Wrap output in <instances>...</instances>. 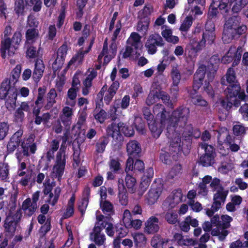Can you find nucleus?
I'll return each instance as SVG.
<instances>
[{"mask_svg":"<svg viewBox=\"0 0 248 248\" xmlns=\"http://www.w3.org/2000/svg\"><path fill=\"white\" fill-rule=\"evenodd\" d=\"M140 49H136L135 47L127 44L124 52L123 53V58H130L135 59L138 58L140 55Z\"/></svg>","mask_w":248,"mask_h":248,"instance_id":"nucleus-25","label":"nucleus"},{"mask_svg":"<svg viewBox=\"0 0 248 248\" xmlns=\"http://www.w3.org/2000/svg\"><path fill=\"white\" fill-rule=\"evenodd\" d=\"M119 198L120 203L122 205L125 206L128 203V196L126 189L124 184V181L122 179L118 180Z\"/></svg>","mask_w":248,"mask_h":248,"instance_id":"nucleus-22","label":"nucleus"},{"mask_svg":"<svg viewBox=\"0 0 248 248\" xmlns=\"http://www.w3.org/2000/svg\"><path fill=\"white\" fill-rule=\"evenodd\" d=\"M164 123L152 122L148 124L149 128L151 131L153 136L155 138H158L163 130V124Z\"/></svg>","mask_w":248,"mask_h":248,"instance_id":"nucleus-28","label":"nucleus"},{"mask_svg":"<svg viewBox=\"0 0 248 248\" xmlns=\"http://www.w3.org/2000/svg\"><path fill=\"white\" fill-rule=\"evenodd\" d=\"M65 163L64 153L59 152L57 154L55 164L53 167L52 177L58 178L59 181L63 174Z\"/></svg>","mask_w":248,"mask_h":248,"instance_id":"nucleus-8","label":"nucleus"},{"mask_svg":"<svg viewBox=\"0 0 248 248\" xmlns=\"http://www.w3.org/2000/svg\"><path fill=\"white\" fill-rule=\"evenodd\" d=\"M38 207L37 204L31 202L30 198L26 199L22 203L21 210L24 211L25 215L28 217L31 216L35 212Z\"/></svg>","mask_w":248,"mask_h":248,"instance_id":"nucleus-21","label":"nucleus"},{"mask_svg":"<svg viewBox=\"0 0 248 248\" xmlns=\"http://www.w3.org/2000/svg\"><path fill=\"white\" fill-rule=\"evenodd\" d=\"M165 45L162 37L158 33L149 36L145 43V47L149 54H154L157 51V47H162Z\"/></svg>","mask_w":248,"mask_h":248,"instance_id":"nucleus-7","label":"nucleus"},{"mask_svg":"<svg viewBox=\"0 0 248 248\" xmlns=\"http://www.w3.org/2000/svg\"><path fill=\"white\" fill-rule=\"evenodd\" d=\"M46 89L45 87H40L38 89V94L36 100L35 101V104L36 106L42 105L44 102V97L46 93Z\"/></svg>","mask_w":248,"mask_h":248,"instance_id":"nucleus-58","label":"nucleus"},{"mask_svg":"<svg viewBox=\"0 0 248 248\" xmlns=\"http://www.w3.org/2000/svg\"><path fill=\"white\" fill-rule=\"evenodd\" d=\"M9 167L6 164L3 163L0 165V178L1 180L7 181L9 179Z\"/></svg>","mask_w":248,"mask_h":248,"instance_id":"nucleus-47","label":"nucleus"},{"mask_svg":"<svg viewBox=\"0 0 248 248\" xmlns=\"http://www.w3.org/2000/svg\"><path fill=\"white\" fill-rule=\"evenodd\" d=\"M121 126L119 123H112L108 125L107 129V134L108 137H112L115 140H121L122 135L121 134Z\"/></svg>","mask_w":248,"mask_h":248,"instance_id":"nucleus-20","label":"nucleus"},{"mask_svg":"<svg viewBox=\"0 0 248 248\" xmlns=\"http://www.w3.org/2000/svg\"><path fill=\"white\" fill-rule=\"evenodd\" d=\"M168 242V239L163 238L160 235H155L151 240V245L154 248H161Z\"/></svg>","mask_w":248,"mask_h":248,"instance_id":"nucleus-40","label":"nucleus"},{"mask_svg":"<svg viewBox=\"0 0 248 248\" xmlns=\"http://www.w3.org/2000/svg\"><path fill=\"white\" fill-rule=\"evenodd\" d=\"M30 141L28 142L22 143L21 144L22 150L20 151L22 153V157L23 156H28L30 155L29 152L32 154L35 153L36 150V146L35 143H30Z\"/></svg>","mask_w":248,"mask_h":248,"instance_id":"nucleus-33","label":"nucleus"},{"mask_svg":"<svg viewBox=\"0 0 248 248\" xmlns=\"http://www.w3.org/2000/svg\"><path fill=\"white\" fill-rule=\"evenodd\" d=\"M178 216L176 212L172 211L167 212L165 215V220L170 224H175L178 221Z\"/></svg>","mask_w":248,"mask_h":248,"instance_id":"nucleus-50","label":"nucleus"},{"mask_svg":"<svg viewBox=\"0 0 248 248\" xmlns=\"http://www.w3.org/2000/svg\"><path fill=\"white\" fill-rule=\"evenodd\" d=\"M153 112L156 119L160 120L161 123H165L170 117L169 112L167 111L164 107L160 104H157L154 107Z\"/></svg>","mask_w":248,"mask_h":248,"instance_id":"nucleus-17","label":"nucleus"},{"mask_svg":"<svg viewBox=\"0 0 248 248\" xmlns=\"http://www.w3.org/2000/svg\"><path fill=\"white\" fill-rule=\"evenodd\" d=\"M17 91L16 88L9 90V94L6 98L5 105L8 108H14L16 106Z\"/></svg>","mask_w":248,"mask_h":248,"instance_id":"nucleus-26","label":"nucleus"},{"mask_svg":"<svg viewBox=\"0 0 248 248\" xmlns=\"http://www.w3.org/2000/svg\"><path fill=\"white\" fill-rule=\"evenodd\" d=\"M79 91V88L71 87L67 92V97L66 104L71 107H74L76 104L75 99L77 97V93Z\"/></svg>","mask_w":248,"mask_h":248,"instance_id":"nucleus-35","label":"nucleus"},{"mask_svg":"<svg viewBox=\"0 0 248 248\" xmlns=\"http://www.w3.org/2000/svg\"><path fill=\"white\" fill-rule=\"evenodd\" d=\"M169 138L170 139L169 148L170 154H173L175 153L178 154L182 151V143L181 139L179 135H175L176 133L174 131L169 133Z\"/></svg>","mask_w":248,"mask_h":248,"instance_id":"nucleus-10","label":"nucleus"},{"mask_svg":"<svg viewBox=\"0 0 248 248\" xmlns=\"http://www.w3.org/2000/svg\"><path fill=\"white\" fill-rule=\"evenodd\" d=\"M100 227L95 223L93 232L90 233V239L98 246L103 245L106 241L105 235Z\"/></svg>","mask_w":248,"mask_h":248,"instance_id":"nucleus-12","label":"nucleus"},{"mask_svg":"<svg viewBox=\"0 0 248 248\" xmlns=\"http://www.w3.org/2000/svg\"><path fill=\"white\" fill-rule=\"evenodd\" d=\"M108 143V139L106 137H101L95 144V152L98 154L103 153Z\"/></svg>","mask_w":248,"mask_h":248,"instance_id":"nucleus-42","label":"nucleus"},{"mask_svg":"<svg viewBox=\"0 0 248 248\" xmlns=\"http://www.w3.org/2000/svg\"><path fill=\"white\" fill-rule=\"evenodd\" d=\"M27 4L32 6L33 11L37 12L40 11L42 7L41 0H25Z\"/></svg>","mask_w":248,"mask_h":248,"instance_id":"nucleus-56","label":"nucleus"},{"mask_svg":"<svg viewBox=\"0 0 248 248\" xmlns=\"http://www.w3.org/2000/svg\"><path fill=\"white\" fill-rule=\"evenodd\" d=\"M214 158L213 156L203 155L200 158V163L203 166L208 167L214 163Z\"/></svg>","mask_w":248,"mask_h":248,"instance_id":"nucleus-51","label":"nucleus"},{"mask_svg":"<svg viewBox=\"0 0 248 248\" xmlns=\"http://www.w3.org/2000/svg\"><path fill=\"white\" fill-rule=\"evenodd\" d=\"M151 180L148 179L146 177H142L140 185V190L139 195L142 196L144 192L146 190L150 185Z\"/></svg>","mask_w":248,"mask_h":248,"instance_id":"nucleus-54","label":"nucleus"},{"mask_svg":"<svg viewBox=\"0 0 248 248\" xmlns=\"http://www.w3.org/2000/svg\"><path fill=\"white\" fill-rule=\"evenodd\" d=\"M89 52V50L82 51L80 50L77 54H76L72 59L69 61L68 63V66L71 65L77 62L78 64H80L82 63L84 55L87 54Z\"/></svg>","mask_w":248,"mask_h":248,"instance_id":"nucleus-44","label":"nucleus"},{"mask_svg":"<svg viewBox=\"0 0 248 248\" xmlns=\"http://www.w3.org/2000/svg\"><path fill=\"white\" fill-rule=\"evenodd\" d=\"M45 66L43 61L37 60L35 64V68L32 74V78L34 81L37 83L42 77Z\"/></svg>","mask_w":248,"mask_h":248,"instance_id":"nucleus-23","label":"nucleus"},{"mask_svg":"<svg viewBox=\"0 0 248 248\" xmlns=\"http://www.w3.org/2000/svg\"><path fill=\"white\" fill-rule=\"evenodd\" d=\"M225 202H221L220 200H214V202L212 205L211 209H207L206 211V214L207 216H212L214 212L217 211L221 208V205L223 204Z\"/></svg>","mask_w":248,"mask_h":248,"instance_id":"nucleus-49","label":"nucleus"},{"mask_svg":"<svg viewBox=\"0 0 248 248\" xmlns=\"http://www.w3.org/2000/svg\"><path fill=\"white\" fill-rule=\"evenodd\" d=\"M217 138L218 141L220 143H224L230 145L232 142V137L226 128L221 129L218 131Z\"/></svg>","mask_w":248,"mask_h":248,"instance_id":"nucleus-34","label":"nucleus"},{"mask_svg":"<svg viewBox=\"0 0 248 248\" xmlns=\"http://www.w3.org/2000/svg\"><path fill=\"white\" fill-rule=\"evenodd\" d=\"M182 173V167L180 164H176L170 170L168 178L173 179L175 177H179Z\"/></svg>","mask_w":248,"mask_h":248,"instance_id":"nucleus-46","label":"nucleus"},{"mask_svg":"<svg viewBox=\"0 0 248 248\" xmlns=\"http://www.w3.org/2000/svg\"><path fill=\"white\" fill-rule=\"evenodd\" d=\"M226 78L228 82L230 83H234L236 81V75L234 70L232 68H229L226 74Z\"/></svg>","mask_w":248,"mask_h":248,"instance_id":"nucleus-62","label":"nucleus"},{"mask_svg":"<svg viewBox=\"0 0 248 248\" xmlns=\"http://www.w3.org/2000/svg\"><path fill=\"white\" fill-rule=\"evenodd\" d=\"M150 20L148 18H144L139 21L137 24V30L146 34L148 31Z\"/></svg>","mask_w":248,"mask_h":248,"instance_id":"nucleus-43","label":"nucleus"},{"mask_svg":"<svg viewBox=\"0 0 248 248\" xmlns=\"http://www.w3.org/2000/svg\"><path fill=\"white\" fill-rule=\"evenodd\" d=\"M21 34L19 31L16 32L11 40L9 38H6L1 41V55L3 58H5L6 51H8V55L10 56L15 54L16 48L15 45H18L21 41Z\"/></svg>","mask_w":248,"mask_h":248,"instance_id":"nucleus-3","label":"nucleus"},{"mask_svg":"<svg viewBox=\"0 0 248 248\" xmlns=\"http://www.w3.org/2000/svg\"><path fill=\"white\" fill-rule=\"evenodd\" d=\"M237 34H238L237 31H233L224 28L222 36V41L224 44H229L232 42Z\"/></svg>","mask_w":248,"mask_h":248,"instance_id":"nucleus-38","label":"nucleus"},{"mask_svg":"<svg viewBox=\"0 0 248 248\" xmlns=\"http://www.w3.org/2000/svg\"><path fill=\"white\" fill-rule=\"evenodd\" d=\"M163 189V185L161 180L156 179L152 184L150 189L146 195L145 201L150 205L157 202Z\"/></svg>","mask_w":248,"mask_h":248,"instance_id":"nucleus-5","label":"nucleus"},{"mask_svg":"<svg viewBox=\"0 0 248 248\" xmlns=\"http://www.w3.org/2000/svg\"><path fill=\"white\" fill-rule=\"evenodd\" d=\"M107 219L108 217L104 215L97 216L96 217L97 222L96 223L100 227L102 231L105 229L107 234L112 237L114 236L115 233L113 225L111 223L107 221Z\"/></svg>","mask_w":248,"mask_h":248,"instance_id":"nucleus-14","label":"nucleus"},{"mask_svg":"<svg viewBox=\"0 0 248 248\" xmlns=\"http://www.w3.org/2000/svg\"><path fill=\"white\" fill-rule=\"evenodd\" d=\"M161 29L162 30L161 35L167 42L174 44H177L179 42V38L172 35V31L171 29L168 28L166 26H162Z\"/></svg>","mask_w":248,"mask_h":248,"instance_id":"nucleus-24","label":"nucleus"},{"mask_svg":"<svg viewBox=\"0 0 248 248\" xmlns=\"http://www.w3.org/2000/svg\"><path fill=\"white\" fill-rule=\"evenodd\" d=\"M126 191L134 193L136 190V180L129 174H127L125 178V185Z\"/></svg>","mask_w":248,"mask_h":248,"instance_id":"nucleus-31","label":"nucleus"},{"mask_svg":"<svg viewBox=\"0 0 248 248\" xmlns=\"http://www.w3.org/2000/svg\"><path fill=\"white\" fill-rule=\"evenodd\" d=\"M232 220V217L228 215L221 216L220 228H214L211 232L212 235L218 236V239L221 241L224 240L228 234V231L226 230V229L230 227V222Z\"/></svg>","mask_w":248,"mask_h":248,"instance_id":"nucleus-6","label":"nucleus"},{"mask_svg":"<svg viewBox=\"0 0 248 248\" xmlns=\"http://www.w3.org/2000/svg\"><path fill=\"white\" fill-rule=\"evenodd\" d=\"M94 118L96 121L100 123H103L107 118V112L103 109L99 110L97 108H95Z\"/></svg>","mask_w":248,"mask_h":248,"instance_id":"nucleus-52","label":"nucleus"},{"mask_svg":"<svg viewBox=\"0 0 248 248\" xmlns=\"http://www.w3.org/2000/svg\"><path fill=\"white\" fill-rule=\"evenodd\" d=\"M222 106L227 110H229L234 106L236 107H238L240 105V101H232L230 99H226L225 100H222L221 102Z\"/></svg>","mask_w":248,"mask_h":248,"instance_id":"nucleus-55","label":"nucleus"},{"mask_svg":"<svg viewBox=\"0 0 248 248\" xmlns=\"http://www.w3.org/2000/svg\"><path fill=\"white\" fill-rule=\"evenodd\" d=\"M229 0H212L211 6L218 7L219 10L227 12L228 11V6Z\"/></svg>","mask_w":248,"mask_h":248,"instance_id":"nucleus-41","label":"nucleus"},{"mask_svg":"<svg viewBox=\"0 0 248 248\" xmlns=\"http://www.w3.org/2000/svg\"><path fill=\"white\" fill-rule=\"evenodd\" d=\"M57 93L55 89H51L46 95V104L45 105L44 108L46 110L50 109L56 103V98Z\"/></svg>","mask_w":248,"mask_h":248,"instance_id":"nucleus-30","label":"nucleus"},{"mask_svg":"<svg viewBox=\"0 0 248 248\" xmlns=\"http://www.w3.org/2000/svg\"><path fill=\"white\" fill-rule=\"evenodd\" d=\"M119 125L121 126V130L124 134L128 137H130L134 135V130L131 125H127L122 122L119 123Z\"/></svg>","mask_w":248,"mask_h":248,"instance_id":"nucleus-48","label":"nucleus"},{"mask_svg":"<svg viewBox=\"0 0 248 248\" xmlns=\"http://www.w3.org/2000/svg\"><path fill=\"white\" fill-rule=\"evenodd\" d=\"M224 28L233 31H237L238 34H242L246 30V26H240L239 18L236 16H232L229 18L224 25Z\"/></svg>","mask_w":248,"mask_h":248,"instance_id":"nucleus-11","label":"nucleus"},{"mask_svg":"<svg viewBox=\"0 0 248 248\" xmlns=\"http://www.w3.org/2000/svg\"><path fill=\"white\" fill-rule=\"evenodd\" d=\"M126 151L129 156L136 158L139 156L141 149L139 142L136 140H133L127 143Z\"/></svg>","mask_w":248,"mask_h":248,"instance_id":"nucleus-19","label":"nucleus"},{"mask_svg":"<svg viewBox=\"0 0 248 248\" xmlns=\"http://www.w3.org/2000/svg\"><path fill=\"white\" fill-rule=\"evenodd\" d=\"M22 217V212L21 209H18L15 212L9 211L3 224L4 232L7 235L10 237L14 236Z\"/></svg>","mask_w":248,"mask_h":248,"instance_id":"nucleus-2","label":"nucleus"},{"mask_svg":"<svg viewBox=\"0 0 248 248\" xmlns=\"http://www.w3.org/2000/svg\"><path fill=\"white\" fill-rule=\"evenodd\" d=\"M192 16L186 17L180 27V30L182 31H187L192 25Z\"/></svg>","mask_w":248,"mask_h":248,"instance_id":"nucleus-57","label":"nucleus"},{"mask_svg":"<svg viewBox=\"0 0 248 248\" xmlns=\"http://www.w3.org/2000/svg\"><path fill=\"white\" fill-rule=\"evenodd\" d=\"M100 206L104 214L110 216L114 214V206L110 202L107 200L100 202Z\"/></svg>","mask_w":248,"mask_h":248,"instance_id":"nucleus-36","label":"nucleus"},{"mask_svg":"<svg viewBox=\"0 0 248 248\" xmlns=\"http://www.w3.org/2000/svg\"><path fill=\"white\" fill-rule=\"evenodd\" d=\"M159 219L155 216L149 217L145 223L144 232L148 234L154 233L158 231Z\"/></svg>","mask_w":248,"mask_h":248,"instance_id":"nucleus-15","label":"nucleus"},{"mask_svg":"<svg viewBox=\"0 0 248 248\" xmlns=\"http://www.w3.org/2000/svg\"><path fill=\"white\" fill-rule=\"evenodd\" d=\"M210 186L213 190L216 191V193L214 194L213 200H218L221 202H225L228 191L226 190L221 186L220 180L217 178L214 179L210 184Z\"/></svg>","mask_w":248,"mask_h":248,"instance_id":"nucleus-9","label":"nucleus"},{"mask_svg":"<svg viewBox=\"0 0 248 248\" xmlns=\"http://www.w3.org/2000/svg\"><path fill=\"white\" fill-rule=\"evenodd\" d=\"M200 147L201 149L204 150L205 154L204 155L209 156H215V152L214 147L210 145H208L204 142H202L200 144Z\"/></svg>","mask_w":248,"mask_h":248,"instance_id":"nucleus-53","label":"nucleus"},{"mask_svg":"<svg viewBox=\"0 0 248 248\" xmlns=\"http://www.w3.org/2000/svg\"><path fill=\"white\" fill-rule=\"evenodd\" d=\"M248 128H246L242 124L238 123L235 124L233 127V132L236 136H242L246 133V130L248 129Z\"/></svg>","mask_w":248,"mask_h":248,"instance_id":"nucleus-60","label":"nucleus"},{"mask_svg":"<svg viewBox=\"0 0 248 248\" xmlns=\"http://www.w3.org/2000/svg\"><path fill=\"white\" fill-rule=\"evenodd\" d=\"M157 97H158V99H161L163 103L168 107H172V104L170 101V96L166 93L164 92H157Z\"/></svg>","mask_w":248,"mask_h":248,"instance_id":"nucleus-59","label":"nucleus"},{"mask_svg":"<svg viewBox=\"0 0 248 248\" xmlns=\"http://www.w3.org/2000/svg\"><path fill=\"white\" fill-rule=\"evenodd\" d=\"M21 68V65L18 64L12 71L11 75L12 78H13L12 81L13 82V84H15L18 81L20 76Z\"/></svg>","mask_w":248,"mask_h":248,"instance_id":"nucleus-61","label":"nucleus"},{"mask_svg":"<svg viewBox=\"0 0 248 248\" xmlns=\"http://www.w3.org/2000/svg\"><path fill=\"white\" fill-rule=\"evenodd\" d=\"M133 239L135 245L136 247L140 246L141 245L145 246L146 244L147 238L142 233H137L133 235Z\"/></svg>","mask_w":248,"mask_h":248,"instance_id":"nucleus-45","label":"nucleus"},{"mask_svg":"<svg viewBox=\"0 0 248 248\" xmlns=\"http://www.w3.org/2000/svg\"><path fill=\"white\" fill-rule=\"evenodd\" d=\"M17 177H20L18 183L23 186L29 185L31 181L32 172L31 171H18Z\"/></svg>","mask_w":248,"mask_h":248,"instance_id":"nucleus-32","label":"nucleus"},{"mask_svg":"<svg viewBox=\"0 0 248 248\" xmlns=\"http://www.w3.org/2000/svg\"><path fill=\"white\" fill-rule=\"evenodd\" d=\"M190 113L188 108H179L172 114L170 124L167 127L168 133L174 131L176 135H182L183 137H190L193 127L186 123Z\"/></svg>","mask_w":248,"mask_h":248,"instance_id":"nucleus-1","label":"nucleus"},{"mask_svg":"<svg viewBox=\"0 0 248 248\" xmlns=\"http://www.w3.org/2000/svg\"><path fill=\"white\" fill-rule=\"evenodd\" d=\"M11 79H5L1 83L0 87V98L4 99L6 97L7 95L9 94V90L12 88H15L11 86Z\"/></svg>","mask_w":248,"mask_h":248,"instance_id":"nucleus-29","label":"nucleus"},{"mask_svg":"<svg viewBox=\"0 0 248 248\" xmlns=\"http://www.w3.org/2000/svg\"><path fill=\"white\" fill-rule=\"evenodd\" d=\"M246 5L241 0L236 1L232 6V10L233 13H238Z\"/></svg>","mask_w":248,"mask_h":248,"instance_id":"nucleus-64","label":"nucleus"},{"mask_svg":"<svg viewBox=\"0 0 248 248\" xmlns=\"http://www.w3.org/2000/svg\"><path fill=\"white\" fill-rule=\"evenodd\" d=\"M216 39L215 32L204 31L202 33V40L197 42L192 40L189 45V48L191 51V54L195 55L198 52L204 48L206 44L211 45L214 43Z\"/></svg>","mask_w":248,"mask_h":248,"instance_id":"nucleus-4","label":"nucleus"},{"mask_svg":"<svg viewBox=\"0 0 248 248\" xmlns=\"http://www.w3.org/2000/svg\"><path fill=\"white\" fill-rule=\"evenodd\" d=\"M172 68L170 72V76L173 81V85L177 86L181 79L180 70L178 69V65L174 64L171 65Z\"/></svg>","mask_w":248,"mask_h":248,"instance_id":"nucleus-37","label":"nucleus"},{"mask_svg":"<svg viewBox=\"0 0 248 248\" xmlns=\"http://www.w3.org/2000/svg\"><path fill=\"white\" fill-rule=\"evenodd\" d=\"M15 11L18 15L22 14L24 11V2L23 0H16L15 1Z\"/></svg>","mask_w":248,"mask_h":248,"instance_id":"nucleus-63","label":"nucleus"},{"mask_svg":"<svg viewBox=\"0 0 248 248\" xmlns=\"http://www.w3.org/2000/svg\"><path fill=\"white\" fill-rule=\"evenodd\" d=\"M141 38V36L138 33L132 32L127 40V44L135 47L136 49H140L142 46Z\"/></svg>","mask_w":248,"mask_h":248,"instance_id":"nucleus-27","label":"nucleus"},{"mask_svg":"<svg viewBox=\"0 0 248 248\" xmlns=\"http://www.w3.org/2000/svg\"><path fill=\"white\" fill-rule=\"evenodd\" d=\"M240 90L241 87L239 84H233L230 85L224 91L227 99L232 101H240L237 98V95Z\"/></svg>","mask_w":248,"mask_h":248,"instance_id":"nucleus-18","label":"nucleus"},{"mask_svg":"<svg viewBox=\"0 0 248 248\" xmlns=\"http://www.w3.org/2000/svg\"><path fill=\"white\" fill-rule=\"evenodd\" d=\"M206 67L202 65L200 66L193 76V88L194 93L199 90L202 84L204 78Z\"/></svg>","mask_w":248,"mask_h":248,"instance_id":"nucleus-13","label":"nucleus"},{"mask_svg":"<svg viewBox=\"0 0 248 248\" xmlns=\"http://www.w3.org/2000/svg\"><path fill=\"white\" fill-rule=\"evenodd\" d=\"M26 42L28 44H32L38 38V31L34 28L27 30L26 32Z\"/></svg>","mask_w":248,"mask_h":248,"instance_id":"nucleus-39","label":"nucleus"},{"mask_svg":"<svg viewBox=\"0 0 248 248\" xmlns=\"http://www.w3.org/2000/svg\"><path fill=\"white\" fill-rule=\"evenodd\" d=\"M73 115V110L69 107H64L62 111L60 118L63 124L66 128L69 129L72 123V117Z\"/></svg>","mask_w":248,"mask_h":248,"instance_id":"nucleus-16","label":"nucleus"}]
</instances>
